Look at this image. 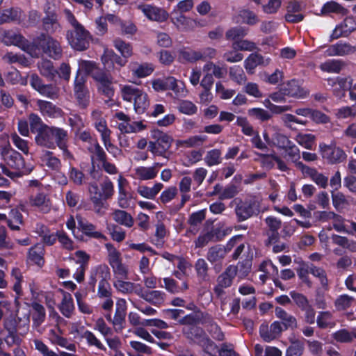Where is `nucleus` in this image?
<instances>
[{
    "mask_svg": "<svg viewBox=\"0 0 356 356\" xmlns=\"http://www.w3.org/2000/svg\"><path fill=\"white\" fill-rule=\"evenodd\" d=\"M171 21L179 30L182 31L192 29L195 24V20L186 17L182 13H179L175 9L171 13Z\"/></svg>",
    "mask_w": 356,
    "mask_h": 356,
    "instance_id": "nucleus-22",
    "label": "nucleus"
},
{
    "mask_svg": "<svg viewBox=\"0 0 356 356\" xmlns=\"http://www.w3.org/2000/svg\"><path fill=\"white\" fill-rule=\"evenodd\" d=\"M232 47L235 51H254L257 47L254 42L241 39L232 42Z\"/></svg>",
    "mask_w": 356,
    "mask_h": 356,
    "instance_id": "nucleus-61",
    "label": "nucleus"
},
{
    "mask_svg": "<svg viewBox=\"0 0 356 356\" xmlns=\"http://www.w3.org/2000/svg\"><path fill=\"white\" fill-rule=\"evenodd\" d=\"M355 298L348 294L340 295L334 302V306L338 311L348 309L353 304Z\"/></svg>",
    "mask_w": 356,
    "mask_h": 356,
    "instance_id": "nucleus-52",
    "label": "nucleus"
},
{
    "mask_svg": "<svg viewBox=\"0 0 356 356\" xmlns=\"http://www.w3.org/2000/svg\"><path fill=\"white\" fill-rule=\"evenodd\" d=\"M111 274L109 267L106 264H99L91 270L88 280V285L92 291L95 292L97 280L99 282L110 281Z\"/></svg>",
    "mask_w": 356,
    "mask_h": 356,
    "instance_id": "nucleus-8",
    "label": "nucleus"
},
{
    "mask_svg": "<svg viewBox=\"0 0 356 356\" xmlns=\"http://www.w3.org/2000/svg\"><path fill=\"white\" fill-rule=\"evenodd\" d=\"M111 261H108L112 267L117 278L127 280L128 278V270L127 267L122 263L120 257L114 256Z\"/></svg>",
    "mask_w": 356,
    "mask_h": 356,
    "instance_id": "nucleus-34",
    "label": "nucleus"
},
{
    "mask_svg": "<svg viewBox=\"0 0 356 356\" xmlns=\"http://www.w3.org/2000/svg\"><path fill=\"white\" fill-rule=\"evenodd\" d=\"M44 246L37 243L29 249L27 259L41 268L44 264Z\"/></svg>",
    "mask_w": 356,
    "mask_h": 356,
    "instance_id": "nucleus-24",
    "label": "nucleus"
},
{
    "mask_svg": "<svg viewBox=\"0 0 356 356\" xmlns=\"http://www.w3.org/2000/svg\"><path fill=\"white\" fill-rule=\"evenodd\" d=\"M355 47L349 43L339 41L328 47L326 54L329 56H344L355 53Z\"/></svg>",
    "mask_w": 356,
    "mask_h": 356,
    "instance_id": "nucleus-19",
    "label": "nucleus"
},
{
    "mask_svg": "<svg viewBox=\"0 0 356 356\" xmlns=\"http://www.w3.org/2000/svg\"><path fill=\"white\" fill-rule=\"evenodd\" d=\"M248 34V29L243 26H238L228 29L225 33V38L233 42L243 39Z\"/></svg>",
    "mask_w": 356,
    "mask_h": 356,
    "instance_id": "nucleus-40",
    "label": "nucleus"
},
{
    "mask_svg": "<svg viewBox=\"0 0 356 356\" xmlns=\"http://www.w3.org/2000/svg\"><path fill=\"white\" fill-rule=\"evenodd\" d=\"M224 234L220 229L212 228L210 231L200 234L195 241V248H202L206 246L209 242H216L222 240Z\"/></svg>",
    "mask_w": 356,
    "mask_h": 356,
    "instance_id": "nucleus-17",
    "label": "nucleus"
},
{
    "mask_svg": "<svg viewBox=\"0 0 356 356\" xmlns=\"http://www.w3.org/2000/svg\"><path fill=\"white\" fill-rule=\"evenodd\" d=\"M2 42L7 46L14 45L24 51L27 39L21 33L13 30H9L4 32L2 38Z\"/></svg>",
    "mask_w": 356,
    "mask_h": 356,
    "instance_id": "nucleus-21",
    "label": "nucleus"
},
{
    "mask_svg": "<svg viewBox=\"0 0 356 356\" xmlns=\"http://www.w3.org/2000/svg\"><path fill=\"white\" fill-rule=\"evenodd\" d=\"M41 74L51 80L54 79L58 73L57 70L54 67L53 63L50 60H43L39 66Z\"/></svg>",
    "mask_w": 356,
    "mask_h": 356,
    "instance_id": "nucleus-46",
    "label": "nucleus"
},
{
    "mask_svg": "<svg viewBox=\"0 0 356 356\" xmlns=\"http://www.w3.org/2000/svg\"><path fill=\"white\" fill-rule=\"evenodd\" d=\"M141 90L131 85H125L121 88V94L123 100L131 102L135 99Z\"/></svg>",
    "mask_w": 356,
    "mask_h": 356,
    "instance_id": "nucleus-53",
    "label": "nucleus"
},
{
    "mask_svg": "<svg viewBox=\"0 0 356 356\" xmlns=\"http://www.w3.org/2000/svg\"><path fill=\"white\" fill-rule=\"evenodd\" d=\"M275 316L282 320V324L284 327V330H295L298 327L297 320L295 316L288 314L284 309L280 307H276L275 309Z\"/></svg>",
    "mask_w": 356,
    "mask_h": 356,
    "instance_id": "nucleus-28",
    "label": "nucleus"
},
{
    "mask_svg": "<svg viewBox=\"0 0 356 356\" xmlns=\"http://www.w3.org/2000/svg\"><path fill=\"white\" fill-rule=\"evenodd\" d=\"M37 106L43 116L50 118H58L63 115V112L62 109L51 102L38 99L37 101Z\"/></svg>",
    "mask_w": 356,
    "mask_h": 356,
    "instance_id": "nucleus-20",
    "label": "nucleus"
},
{
    "mask_svg": "<svg viewBox=\"0 0 356 356\" xmlns=\"http://www.w3.org/2000/svg\"><path fill=\"white\" fill-rule=\"evenodd\" d=\"M284 94L288 97L302 98L306 96V91L300 86L298 81L291 79L282 86Z\"/></svg>",
    "mask_w": 356,
    "mask_h": 356,
    "instance_id": "nucleus-27",
    "label": "nucleus"
},
{
    "mask_svg": "<svg viewBox=\"0 0 356 356\" xmlns=\"http://www.w3.org/2000/svg\"><path fill=\"white\" fill-rule=\"evenodd\" d=\"M86 82V76L81 72L80 69H78L74 81V93L76 94L84 90H88Z\"/></svg>",
    "mask_w": 356,
    "mask_h": 356,
    "instance_id": "nucleus-59",
    "label": "nucleus"
},
{
    "mask_svg": "<svg viewBox=\"0 0 356 356\" xmlns=\"http://www.w3.org/2000/svg\"><path fill=\"white\" fill-rule=\"evenodd\" d=\"M113 46L121 54V56L127 60L133 55V47L129 42L117 38L113 41Z\"/></svg>",
    "mask_w": 356,
    "mask_h": 356,
    "instance_id": "nucleus-37",
    "label": "nucleus"
},
{
    "mask_svg": "<svg viewBox=\"0 0 356 356\" xmlns=\"http://www.w3.org/2000/svg\"><path fill=\"white\" fill-rule=\"evenodd\" d=\"M55 236H56V241H58L63 249L67 250H74V242L65 232L63 230L57 231L55 233Z\"/></svg>",
    "mask_w": 356,
    "mask_h": 356,
    "instance_id": "nucleus-58",
    "label": "nucleus"
},
{
    "mask_svg": "<svg viewBox=\"0 0 356 356\" xmlns=\"http://www.w3.org/2000/svg\"><path fill=\"white\" fill-rule=\"evenodd\" d=\"M332 200L333 207L337 211H340L344 209L345 206L348 204V201L345 195L341 192L334 193L332 192Z\"/></svg>",
    "mask_w": 356,
    "mask_h": 356,
    "instance_id": "nucleus-64",
    "label": "nucleus"
},
{
    "mask_svg": "<svg viewBox=\"0 0 356 356\" xmlns=\"http://www.w3.org/2000/svg\"><path fill=\"white\" fill-rule=\"evenodd\" d=\"M304 350V344L300 340H295L291 342L287 348L285 356H301Z\"/></svg>",
    "mask_w": 356,
    "mask_h": 356,
    "instance_id": "nucleus-63",
    "label": "nucleus"
},
{
    "mask_svg": "<svg viewBox=\"0 0 356 356\" xmlns=\"http://www.w3.org/2000/svg\"><path fill=\"white\" fill-rule=\"evenodd\" d=\"M184 334L190 341L200 346L209 356H216L218 346L208 337L205 331L199 326L188 327L184 329Z\"/></svg>",
    "mask_w": 356,
    "mask_h": 356,
    "instance_id": "nucleus-1",
    "label": "nucleus"
},
{
    "mask_svg": "<svg viewBox=\"0 0 356 356\" xmlns=\"http://www.w3.org/2000/svg\"><path fill=\"white\" fill-rule=\"evenodd\" d=\"M152 88L156 92L172 90L175 93H179V88L177 79L173 76H167L163 79H157L153 81Z\"/></svg>",
    "mask_w": 356,
    "mask_h": 356,
    "instance_id": "nucleus-16",
    "label": "nucleus"
},
{
    "mask_svg": "<svg viewBox=\"0 0 356 356\" xmlns=\"http://www.w3.org/2000/svg\"><path fill=\"white\" fill-rule=\"evenodd\" d=\"M1 155L6 165L15 171H22L25 167V161L22 155L11 147H5Z\"/></svg>",
    "mask_w": 356,
    "mask_h": 356,
    "instance_id": "nucleus-7",
    "label": "nucleus"
},
{
    "mask_svg": "<svg viewBox=\"0 0 356 356\" xmlns=\"http://www.w3.org/2000/svg\"><path fill=\"white\" fill-rule=\"evenodd\" d=\"M136 174L141 180H149L157 176L158 170L154 166L140 167L137 168Z\"/></svg>",
    "mask_w": 356,
    "mask_h": 356,
    "instance_id": "nucleus-55",
    "label": "nucleus"
},
{
    "mask_svg": "<svg viewBox=\"0 0 356 356\" xmlns=\"http://www.w3.org/2000/svg\"><path fill=\"white\" fill-rule=\"evenodd\" d=\"M93 79L98 83V90L104 96L109 99L114 96L113 78L111 74L105 71H97L93 74Z\"/></svg>",
    "mask_w": 356,
    "mask_h": 356,
    "instance_id": "nucleus-5",
    "label": "nucleus"
},
{
    "mask_svg": "<svg viewBox=\"0 0 356 356\" xmlns=\"http://www.w3.org/2000/svg\"><path fill=\"white\" fill-rule=\"evenodd\" d=\"M36 229V232L44 245L51 246L55 244L56 236H55V234L51 233L50 229L47 225L42 223H37Z\"/></svg>",
    "mask_w": 356,
    "mask_h": 356,
    "instance_id": "nucleus-29",
    "label": "nucleus"
},
{
    "mask_svg": "<svg viewBox=\"0 0 356 356\" xmlns=\"http://www.w3.org/2000/svg\"><path fill=\"white\" fill-rule=\"evenodd\" d=\"M126 301L124 299H121L118 301L116 304V309L114 315L113 323L115 325H122L125 321L126 316Z\"/></svg>",
    "mask_w": 356,
    "mask_h": 356,
    "instance_id": "nucleus-39",
    "label": "nucleus"
},
{
    "mask_svg": "<svg viewBox=\"0 0 356 356\" xmlns=\"http://www.w3.org/2000/svg\"><path fill=\"white\" fill-rule=\"evenodd\" d=\"M235 277L236 275L233 273V270L228 266L225 270L218 277L217 283L220 284V286L228 288L232 284L233 280Z\"/></svg>",
    "mask_w": 356,
    "mask_h": 356,
    "instance_id": "nucleus-50",
    "label": "nucleus"
},
{
    "mask_svg": "<svg viewBox=\"0 0 356 356\" xmlns=\"http://www.w3.org/2000/svg\"><path fill=\"white\" fill-rule=\"evenodd\" d=\"M101 60L104 67L108 70L114 69L115 65L122 67L127 63V60L115 53L112 49L105 50Z\"/></svg>",
    "mask_w": 356,
    "mask_h": 356,
    "instance_id": "nucleus-14",
    "label": "nucleus"
},
{
    "mask_svg": "<svg viewBox=\"0 0 356 356\" xmlns=\"http://www.w3.org/2000/svg\"><path fill=\"white\" fill-rule=\"evenodd\" d=\"M20 321V318L17 319L13 316H10L4 321L3 326L8 332L5 341L8 346L13 344H19L21 342V339L17 335V325Z\"/></svg>",
    "mask_w": 356,
    "mask_h": 356,
    "instance_id": "nucleus-10",
    "label": "nucleus"
},
{
    "mask_svg": "<svg viewBox=\"0 0 356 356\" xmlns=\"http://www.w3.org/2000/svg\"><path fill=\"white\" fill-rule=\"evenodd\" d=\"M252 257L247 255L242 261H239L236 266H229L233 273L241 278H244L248 275L252 269Z\"/></svg>",
    "mask_w": 356,
    "mask_h": 356,
    "instance_id": "nucleus-26",
    "label": "nucleus"
},
{
    "mask_svg": "<svg viewBox=\"0 0 356 356\" xmlns=\"http://www.w3.org/2000/svg\"><path fill=\"white\" fill-rule=\"evenodd\" d=\"M202 316V313H191L184 316L179 321V323L181 325H188V327L197 326V324L202 323L201 321Z\"/></svg>",
    "mask_w": 356,
    "mask_h": 356,
    "instance_id": "nucleus-62",
    "label": "nucleus"
},
{
    "mask_svg": "<svg viewBox=\"0 0 356 356\" xmlns=\"http://www.w3.org/2000/svg\"><path fill=\"white\" fill-rule=\"evenodd\" d=\"M238 17L241 22L250 26L255 25L258 23L259 19L257 15L249 9H241L238 11Z\"/></svg>",
    "mask_w": 356,
    "mask_h": 356,
    "instance_id": "nucleus-49",
    "label": "nucleus"
},
{
    "mask_svg": "<svg viewBox=\"0 0 356 356\" xmlns=\"http://www.w3.org/2000/svg\"><path fill=\"white\" fill-rule=\"evenodd\" d=\"M60 312L66 318H70L74 309L73 299L68 293H64L63 298L59 307Z\"/></svg>",
    "mask_w": 356,
    "mask_h": 356,
    "instance_id": "nucleus-38",
    "label": "nucleus"
},
{
    "mask_svg": "<svg viewBox=\"0 0 356 356\" xmlns=\"http://www.w3.org/2000/svg\"><path fill=\"white\" fill-rule=\"evenodd\" d=\"M355 30V19L352 17H347L333 30V32L331 35V40L338 39L340 37H348L352 32Z\"/></svg>",
    "mask_w": 356,
    "mask_h": 356,
    "instance_id": "nucleus-11",
    "label": "nucleus"
},
{
    "mask_svg": "<svg viewBox=\"0 0 356 356\" xmlns=\"http://www.w3.org/2000/svg\"><path fill=\"white\" fill-rule=\"evenodd\" d=\"M204 160L206 165L209 167L217 165L221 163V151L218 149H213L208 151Z\"/></svg>",
    "mask_w": 356,
    "mask_h": 356,
    "instance_id": "nucleus-45",
    "label": "nucleus"
},
{
    "mask_svg": "<svg viewBox=\"0 0 356 356\" xmlns=\"http://www.w3.org/2000/svg\"><path fill=\"white\" fill-rule=\"evenodd\" d=\"M45 16L42 19V29L47 34H53L60 28L58 15L50 7L44 10Z\"/></svg>",
    "mask_w": 356,
    "mask_h": 356,
    "instance_id": "nucleus-12",
    "label": "nucleus"
},
{
    "mask_svg": "<svg viewBox=\"0 0 356 356\" xmlns=\"http://www.w3.org/2000/svg\"><path fill=\"white\" fill-rule=\"evenodd\" d=\"M316 137L312 134H299L296 137L297 143L307 149H312Z\"/></svg>",
    "mask_w": 356,
    "mask_h": 356,
    "instance_id": "nucleus-57",
    "label": "nucleus"
},
{
    "mask_svg": "<svg viewBox=\"0 0 356 356\" xmlns=\"http://www.w3.org/2000/svg\"><path fill=\"white\" fill-rule=\"evenodd\" d=\"M44 54L54 60H58L62 57L63 49L60 43L49 35Z\"/></svg>",
    "mask_w": 356,
    "mask_h": 356,
    "instance_id": "nucleus-30",
    "label": "nucleus"
},
{
    "mask_svg": "<svg viewBox=\"0 0 356 356\" xmlns=\"http://www.w3.org/2000/svg\"><path fill=\"white\" fill-rule=\"evenodd\" d=\"M346 66V63L341 59H330L322 63L321 68L328 73H339Z\"/></svg>",
    "mask_w": 356,
    "mask_h": 356,
    "instance_id": "nucleus-35",
    "label": "nucleus"
},
{
    "mask_svg": "<svg viewBox=\"0 0 356 356\" xmlns=\"http://www.w3.org/2000/svg\"><path fill=\"white\" fill-rule=\"evenodd\" d=\"M87 149L91 154L90 156H94L95 162L98 161L101 163L104 159H108L106 152L99 145L97 140H95V143Z\"/></svg>",
    "mask_w": 356,
    "mask_h": 356,
    "instance_id": "nucleus-43",
    "label": "nucleus"
},
{
    "mask_svg": "<svg viewBox=\"0 0 356 356\" xmlns=\"http://www.w3.org/2000/svg\"><path fill=\"white\" fill-rule=\"evenodd\" d=\"M319 150L323 159H325L329 164L342 163L347 157L345 152L337 147L334 140L329 145L324 143H320Z\"/></svg>",
    "mask_w": 356,
    "mask_h": 356,
    "instance_id": "nucleus-3",
    "label": "nucleus"
},
{
    "mask_svg": "<svg viewBox=\"0 0 356 356\" xmlns=\"http://www.w3.org/2000/svg\"><path fill=\"white\" fill-rule=\"evenodd\" d=\"M248 114L250 117L258 120L262 122L270 120L273 117L270 112L261 108H250L248 111Z\"/></svg>",
    "mask_w": 356,
    "mask_h": 356,
    "instance_id": "nucleus-47",
    "label": "nucleus"
},
{
    "mask_svg": "<svg viewBox=\"0 0 356 356\" xmlns=\"http://www.w3.org/2000/svg\"><path fill=\"white\" fill-rule=\"evenodd\" d=\"M41 15L38 10H31L29 12L28 17L23 12L19 20V25L23 27L36 26L40 20Z\"/></svg>",
    "mask_w": 356,
    "mask_h": 356,
    "instance_id": "nucleus-33",
    "label": "nucleus"
},
{
    "mask_svg": "<svg viewBox=\"0 0 356 356\" xmlns=\"http://www.w3.org/2000/svg\"><path fill=\"white\" fill-rule=\"evenodd\" d=\"M226 254V250L221 245L211 247L207 252V258L211 263H216L223 259Z\"/></svg>",
    "mask_w": 356,
    "mask_h": 356,
    "instance_id": "nucleus-41",
    "label": "nucleus"
},
{
    "mask_svg": "<svg viewBox=\"0 0 356 356\" xmlns=\"http://www.w3.org/2000/svg\"><path fill=\"white\" fill-rule=\"evenodd\" d=\"M66 38L71 47L79 51L88 49L90 47L92 35L83 26L76 29H69L66 32Z\"/></svg>",
    "mask_w": 356,
    "mask_h": 356,
    "instance_id": "nucleus-2",
    "label": "nucleus"
},
{
    "mask_svg": "<svg viewBox=\"0 0 356 356\" xmlns=\"http://www.w3.org/2000/svg\"><path fill=\"white\" fill-rule=\"evenodd\" d=\"M22 13V10L18 7H11L0 10V25L13 22H17L19 24Z\"/></svg>",
    "mask_w": 356,
    "mask_h": 356,
    "instance_id": "nucleus-25",
    "label": "nucleus"
},
{
    "mask_svg": "<svg viewBox=\"0 0 356 356\" xmlns=\"http://www.w3.org/2000/svg\"><path fill=\"white\" fill-rule=\"evenodd\" d=\"M77 222H78V228L80 229L82 233L89 237L96 239H104L106 240V236L103 234L102 232L96 231V227L91 222L83 220L81 216H76Z\"/></svg>",
    "mask_w": 356,
    "mask_h": 356,
    "instance_id": "nucleus-18",
    "label": "nucleus"
},
{
    "mask_svg": "<svg viewBox=\"0 0 356 356\" xmlns=\"http://www.w3.org/2000/svg\"><path fill=\"white\" fill-rule=\"evenodd\" d=\"M229 74L230 79L238 84H241L246 81V76L243 68L240 65H234L230 67Z\"/></svg>",
    "mask_w": 356,
    "mask_h": 356,
    "instance_id": "nucleus-51",
    "label": "nucleus"
},
{
    "mask_svg": "<svg viewBox=\"0 0 356 356\" xmlns=\"http://www.w3.org/2000/svg\"><path fill=\"white\" fill-rule=\"evenodd\" d=\"M151 138L157 142L159 145V155L163 156L170 148L172 138L168 134L158 129H154L151 131Z\"/></svg>",
    "mask_w": 356,
    "mask_h": 356,
    "instance_id": "nucleus-13",
    "label": "nucleus"
},
{
    "mask_svg": "<svg viewBox=\"0 0 356 356\" xmlns=\"http://www.w3.org/2000/svg\"><path fill=\"white\" fill-rule=\"evenodd\" d=\"M255 204L252 202H241L235 208L238 222L244 221L255 213Z\"/></svg>",
    "mask_w": 356,
    "mask_h": 356,
    "instance_id": "nucleus-23",
    "label": "nucleus"
},
{
    "mask_svg": "<svg viewBox=\"0 0 356 356\" xmlns=\"http://www.w3.org/2000/svg\"><path fill=\"white\" fill-rule=\"evenodd\" d=\"M49 37V35L42 33L34 38L31 42L27 40L24 51L32 57H39L44 52Z\"/></svg>",
    "mask_w": 356,
    "mask_h": 356,
    "instance_id": "nucleus-6",
    "label": "nucleus"
},
{
    "mask_svg": "<svg viewBox=\"0 0 356 356\" xmlns=\"http://www.w3.org/2000/svg\"><path fill=\"white\" fill-rule=\"evenodd\" d=\"M203 55L200 51L182 49L179 51V60L182 63H194L200 59H202Z\"/></svg>",
    "mask_w": 356,
    "mask_h": 356,
    "instance_id": "nucleus-31",
    "label": "nucleus"
},
{
    "mask_svg": "<svg viewBox=\"0 0 356 356\" xmlns=\"http://www.w3.org/2000/svg\"><path fill=\"white\" fill-rule=\"evenodd\" d=\"M113 216L114 220L120 225L127 227H131L134 225V220L133 217L130 213L124 210H115Z\"/></svg>",
    "mask_w": 356,
    "mask_h": 356,
    "instance_id": "nucleus-36",
    "label": "nucleus"
},
{
    "mask_svg": "<svg viewBox=\"0 0 356 356\" xmlns=\"http://www.w3.org/2000/svg\"><path fill=\"white\" fill-rule=\"evenodd\" d=\"M296 166L305 177H309L318 187L326 188L328 185V177L319 172L315 168L309 167L301 161L296 162Z\"/></svg>",
    "mask_w": 356,
    "mask_h": 356,
    "instance_id": "nucleus-4",
    "label": "nucleus"
},
{
    "mask_svg": "<svg viewBox=\"0 0 356 356\" xmlns=\"http://www.w3.org/2000/svg\"><path fill=\"white\" fill-rule=\"evenodd\" d=\"M295 305L302 311L305 309L308 305H310L308 298L304 294L297 292L296 291H291L289 293Z\"/></svg>",
    "mask_w": 356,
    "mask_h": 356,
    "instance_id": "nucleus-54",
    "label": "nucleus"
},
{
    "mask_svg": "<svg viewBox=\"0 0 356 356\" xmlns=\"http://www.w3.org/2000/svg\"><path fill=\"white\" fill-rule=\"evenodd\" d=\"M88 190L91 195V201L94 205L97 207H102L104 204V202L102 201L101 192L99 191V187L97 183H90Z\"/></svg>",
    "mask_w": 356,
    "mask_h": 356,
    "instance_id": "nucleus-56",
    "label": "nucleus"
},
{
    "mask_svg": "<svg viewBox=\"0 0 356 356\" xmlns=\"http://www.w3.org/2000/svg\"><path fill=\"white\" fill-rule=\"evenodd\" d=\"M53 140L55 141V147H65L67 142V131L63 128L54 127Z\"/></svg>",
    "mask_w": 356,
    "mask_h": 356,
    "instance_id": "nucleus-48",
    "label": "nucleus"
},
{
    "mask_svg": "<svg viewBox=\"0 0 356 356\" xmlns=\"http://www.w3.org/2000/svg\"><path fill=\"white\" fill-rule=\"evenodd\" d=\"M54 127L44 125L35 136V142L40 146H44L49 149H55V141L53 140Z\"/></svg>",
    "mask_w": 356,
    "mask_h": 356,
    "instance_id": "nucleus-15",
    "label": "nucleus"
},
{
    "mask_svg": "<svg viewBox=\"0 0 356 356\" xmlns=\"http://www.w3.org/2000/svg\"><path fill=\"white\" fill-rule=\"evenodd\" d=\"M149 106L148 95L142 90L134 100V107L136 113H144Z\"/></svg>",
    "mask_w": 356,
    "mask_h": 356,
    "instance_id": "nucleus-32",
    "label": "nucleus"
},
{
    "mask_svg": "<svg viewBox=\"0 0 356 356\" xmlns=\"http://www.w3.org/2000/svg\"><path fill=\"white\" fill-rule=\"evenodd\" d=\"M154 70L152 64L147 63H142L133 70V75L138 78H144L149 76Z\"/></svg>",
    "mask_w": 356,
    "mask_h": 356,
    "instance_id": "nucleus-60",
    "label": "nucleus"
},
{
    "mask_svg": "<svg viewBox=\"0 0 356 356\" xmlns=\"http://www.w3.org/2000/svg\"><path fill=\"white\" fill-rule=\"evenodd\" d=\"M68 175L70 180L76 186H80L87 183L88 178L85 174L75 167H70Z\"/></svg>",
    "mask_w": 356,
    "mask_h": 356,
    "instance_id": "nucleus-42",
    "label": "nucleus"
},
{
    "mask_svg": "<svg viewBox=\"0 0 356 356\" xmlns=\"http://www.w3.org/2000/svg\"><path fill=\"white\" fill-rule=\"evenodd\" d=\"M263 57L259 54H251L244 60V67L248 74H253L257 66L261 62Z\"/></svg>",
    "mask_w": 356,
    "mask_h": 356,
    "instance_id": "nucleus-44",
    "label": "nucleus"
},
{
    "mask_svg": "<svg viewBox=\"0 0 356 356\" xmlns=\"http://www.w3.org/2000/svg\"><path fill=\"white\" fill-rule=\"evenodd\" d=\"M138 9L142 11L144 15L150 21L163 22L166 21L169 15L163 8L153 5H139Z\"/></svg>",
    "mask_w": 356,
    "mask_h": 356,
    "instance_id": "nucleus-9",
    "label": "nucleus"
}]
</instances>
